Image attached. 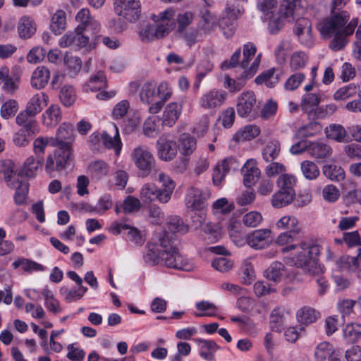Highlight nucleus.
I'll return each mask as SVG.
<instances>
[{"mask_svg": "<svg viewBox=\"0 0 361 361\" xmlns=\"http://www.w3.org/2000/svg\"><path fill=\"white\" fill-rule=\"evenodd\" d=\"M349 0H332L331 16L324 18L319 24V30L324 38L333 39L329 43V48L334 51H340L346 46V37L353 33L357 25V18L350 19L349 13L340 8L345 6Z\"/></svg>", "mask_w": 361, "mask_h": 361, "instance_id": "f257e3e1", "label": "nucleus"}, {"mask_svg": "<svg viewBox=\"0 0 361 361\" xmlns=\"http://www.w3.org/2000/svg\"><path fill=\"white\" fill-rule=\"evenodd\" d=\"M74 133L73 125L68 123H62L58 128L56 135L57 148L47 157L45 164V170L48 173L54 171H61L73 164Z\"/></svg>", "mask_w": 361, "mask_h": 361, "instance_id": "f03ea898", "label": "nucleus"}, {"mask_svg": "<svg viewBox=\"0 0 361 361\" xmlns=\"http://www.w3.org/2000/svg\"><path fill=\"white\" fill-rule=\"evenodd\" d=\"M321 252V245L313 240H305L295 245V266L312 276L323 273L324 269L319 262Z\"/></svg>", "mask_w": 361, "mask_h": 361, "instance_id": "7ed1b4c3", "label": "nucleus"}, {"mask_svg": "<svg viewBox=\"0 0 361 361\" xmlns=\"http://www.w3.org/2000/svg\"><path fill=\"white\" fill-rule=\"evenodd\" d=\"M175 11L167 8L157 16L153 15L152 19L154 24L147 25L140 31V37L142 42H149L166 37L175 27Z\"/></svg>", "mask_w": 361, "mask_h": 361, "instance_id": "20e7f679", "label": "nucleus"}, {"mask_svg": "<svg viewBox=\"0 0 361 361\" xmlns=\"http://www.w3.org/2000/svg\"><path fill=\"white\" fill-rule=\"evenodd\" d=\"M159 242L162 248L161 259L165 266L184 271L190 270L187 259L179 253L178 248L169 233H165L159 238Z\"/></svg>", "mask_w": 361, "mask_h": 361, "instance_id": "39448f33", "label": "nucleus"}, {"mask_svg": "<svg viewBox=\"0 0 361 361\" xmlns=\"http://www.w3.org/2000/svg\"><path fill=\"white\" fill-rule=\"evenodd\" d=\"M130 157L142 177L148 176L155 169L156 159L147 146L138 145L135 147Z\"/></svg>", "mask_w": 361, "mask_h": 361, "instance_id": "423d86ee", "label": "nucleus"}, {"mask_svg": "<svg viewBox=\"0 0 361 361\" xmlns=\"http://www.w3.org/2000/svg\"><path fill=\"white\" fill-rule=\"evenodd\" d=\"M293 176L288 174H282L279 177L277 184L281 190L272 197L273 207L281 208L293 201Z\"/></svg>", "mask_w": 361, "mask_h": 361, "instance_id": "0eeeda50", "label": "nucleus"}, {"mask_svg": "<svg viewBox=\"0 0 361 361\" xmlns=\"http://www.w3.org/2000/svg\"><path fill=\"white\" fill-rule=\"evenodd\" d=\"M260 54L254 60L248 69L241 70L236 80L225 75L224 87L232 93L239 92L245 86V80L251 78L256 73L260 63Z\"/></svg>", "mask_w": 361, "mask_h": 361, "instance_id": "6e6552de", "label": "nucleus"}, {"mask_svg": "<svg viewBox=\"0 0 361 361\" xmlns=\"http://www.w3.org/2000/svg\"><path fill=\"white\" fill-rule=\"evenodd\" d=\"M114 11L120 16L133 23L138 20L141 13L139 0H114Z\"/></svg>", "mask_w": 361, "mask_h": 361, "instance_id": "1a4fd4ad", "label": "nucleus"}, {"mask_svg": "<svg viewBox=\"0 0 361 361\" xmlns=\"http://www.w3.org/2000/svg\"><path fill=\"white\" fill-rule=\"evenodd\" d=\"M84 32L82 27H76L73 31L68 32L60 38L59 45L75 50L85 47L89 43V37Z\"/></svg>", "mask_w": 361, "mask_h": 361, "instance_id": "9d476101", "label": "nucleus"}, {"mask_svg": "<svg viewBox=\"0 0 361 361\" xmlns=\"http://www.w3.org/2000/svg\"><path fill=\"white\" fill-rule=\"evenodd\" d=\"M256 97L253 92L247 91L240 94L238 98L236 110L239 116L255 118L257 114Z\"/></svg>", "mask_w": 361, "mask_h": 361, "instance_id": "9b49d317", "label": "nucleus"}, {"mask_svg": "<svg viewBox=\"0 0 361 361\" xmlns=\"http://www.w3.org/2000/svg\"><path fill=\"white\" fill-rule=\"evenodd\" d=\"M296 317L300 325L295 326V341L305 335V326L315 322L319 317V313L312 307L305 306L298 310Z\"/></svg>", "mask_w": 361, "mask_h": 361, "instance_id": "f8f14e48", "label": "nucleus"}, {"mask_svg": "<svg viewBox=\"0 0 361 361\" xmlns=\"http://www.w3.org/2000/svg\"><path fill=\"white\" fill-rule=\"evenodd\" d=\"M227 92L221 89H212L202 94L199 99L200 106L204 109H215L224 104Z\"/></svg>", "mask_w": 361, "mask_h": 361, "instance_id": "ddd939ff", "label": "nucleus"}, {"mask_svg": "<svg viewBox=\"0 0 361 361\" xmlns=\"http://www.w3.org/2000/svg\"><path fill=\"white\" fill-rule=\"evenodd\" d=\"M226 16H223L219 21V26L223 30L226 38L231 37L235 31V20L238 14L241 13V8H237L234 4H227L225 8Z\"/></svg>", "mask_w": 361, "mask_h": 361, "instance_id": "4468645a", "label": "nucleus"}, {"mask_svg": "<svg viewBox=\"0 0 361 361\" xmlns=\"http://www.w3.org/2000/svg\"><path fill=\"white\" fill-rule=\"evenodd\" d=\"M101 141L106 148L112 149L115 150L116 154H119L122 148V142L118 128L115 123H111L107 126L101 135Z\"/></svg>", "mask_w": 361, "mask_h": 361, "instance_id": "2eb2a0df", "label": "nucleus"}, {"mask_svg": "<svg viewBox=\"0 0 361 361\" xmlns=\"http://www.w3.org/2000/svg\"><path fill=\"white\" fill-rule=\"evenodd\" d=\"M295 35L300 44L306 47L313 44L312 23L307 18H298L295 22Z\"/></svg>", "mask_w": 361, "mask_h": 361, "instance_id": "dca6fc26", "label": "nucleus"}, {"mask_svg": "<svg viewBox=\"0 0 361 361\" xmlns=\"http://www.w3.org/2000/svg\"><path fill=\"white\" fill-rule=\"evenodd\" d=\"M122 230H128L127 238L129 241L137 245L144 243L145 238L141 232L135 227L130 226L125 223L114 222L110 228L112 233L118 235Z\"/></svg>", "mask_w": 361, "mask_h": 361, "instance_id": "f3484780", "label": "nucleus"}, {"mask_svg": "<svg viewBox=\"0 0 361 361\" xmlns=\"http://www.w3.org/2000/svg\"><path fill=\"white\" fill-rule=\"evenodd\" d=\"M157 152L161 160L171 161L177 154L178 145L175 141L162 136L157 140Z\"/></svg>", "mask_w": 361, "mask_h": 361, "instance_id": "a211bd4d", "label": "nucleus"}, {"mask_svg": "<svg viewBox=\"0 0 361 361\" xmlns=\"http://www.w3.org/2000/svg\"><path fill=\"white\" fill-rule=\"evenodd\" d=\"M16 122L21 127L20 131L27 133L28 137H32L38 132V125L35 116L31 115L24 110L17 115Z\"/></svg>", "mask_w": 361, "mask_h": 361, "instance_id": "6ab92c4d", "label": "nucleus"}, {"mask_svg": "<svg viewBox=\"0 0 361 361\" xmlns=\"http://www.w3.org/2000/svg\"><path fill=\"white\" fill-rule=\"evenodd\" d=\"M271 231L269 229H258L247 237V244L255 249H263L267 247L271 241Z\"/></svg>", "mask_w": 361, "mask_h": 361, "instance_id": "aec40b11", "label": "nucleus"}, {"mask_svg": "<svg viewBox=\"0 0 361 361\" xmlns=\"http://www.w3.org/2000/svg\"><path fill=\"white\" fill-rule=\"evenodd\" d=\"M243 175V183L245 187L251 188L258 180L260 176V170L257 168L256 161L249 159L243 165L241 169Z\"/></svg>", "mask_w": 361, "mask_h": 361, "instance_id": "412c9836", "label": "nucleus"}, {"mask_svg": "<svg viewBox=\"0 0 361 361\" xmlns=\"http://www.w3.org/2000/svg\"><path fill=\"white\" fill-rule=\"evenodd\" d=\"M36 30L37 26L33 18L27 16L20 18L17 24V32L20 39H27L31 38Z\"/></svg>", "mask_w": 361, "mask_h": 361, "instance_id": "4be33fe9", "label": "nucleus"}, {"mask_svg": "<svg viewBox=\"0 0 361 361\" xmlns=\"http://www.w3.org/2000/svg\"><path fill=\"white\" fill-rule=\"evenodd\" d=\"M20 176V173L14 171V163L11 160H6L0 164V178L4 180L8 187H16V182Z\"/></svg>", "mask_w": 361, "mask_h": 361, "instance_id": "5701e85b", "label": "nucleus"}, {"mask_svg": "<svg viewBox=\"0 0 361 361\" xmlns=\"http://www.w3.org/2000/svg\"><path fill=\"white\" fill-rule=\"evenodd\" d=\"M50 79V71L44 66H38L33 71L31 77V85L36 89H42Z\"/></svg>", "mask_w": 361, "mask_h": 361, "instance_id": "b1692460", "label": "nucleus"}, {"mask_svg": "<svg viewBox=\"0 0 361 361\" xmlns=\"http://www.w3.org/2000/svg\"><path fill=\"white\" fill-rule=\"evenodd\" d=\"M47 101L48 96L46 94L43 92L37 93L30 99L24 111L31 115L36 116L42 111L44 106H47Z\"/></svg>", "mask_w": 361, "mask_h": 361, "instance_id": "393cba45", "label": "nucleus"}, {"mask_svg": "<svg viewBox=\"0 0 361 361\" xmlns=\"http://www.w3.org/2000/svg\"><path fill=\"white\" fill-rule=\"evenodd\" d=\"M235 161L233 157L225 159L221 163H218L214 169L212 180L214 185H219L224 180L230 171L231 165Z\"/></svg>", "mask_w": 361, "mask_h": 361, "instance_id": "a878e982", "label": "nucleus"}, {"mask_svg": "<svg viewBox=\"0 0 361 361\" xmlns=\"http://www.w3.org/2000/svg\"><path fill=\"white\" fill-rule=\"evenodd\" d=\"M181 109L182 106L178 102H171L169 104L166 106L163 114V126L171 127L173 124H175L181 112Z\"/></svg>", "mask_w": 361, "mask_h": 361, "instance_id": "bb28decb", "label": "nucleus"}, {"mask_svg": "<svg viewBox=\"0 0 361 361\" xmlns=\"http://www.w3.org/2000/svg\"><path fill=\"white\" fill-rule=\"evenodd\" d=\"M43 157H37L30 156L26 159L24 162L23 167L20 172V176H25L26 177H34L37 171L41 169L43 165Z\"/></svg>", "mask_w": 361, "mask_h": 361, "instance_id": "cd10ccee", "label": "nucleus"}, {"mask_svg": "<svg viewBox=\"0 0 361 361\" xmlns=\"http://www.w3.org/2000/svg\"><path fill=\"white\" fill-rule=\"evenodd\" d=\"M324 133L327 138L334 140L338 142L349 141L347 130L341 124H330L325 128Z\"/></svg>", "mask_w": 361, "mask_h": 361, "instance_id": "c85d7f7f", "label": "nucleus"}, {"mask_svg": "<svg viewBox=\"0 0 361 361\" xmlns=\"http://www.w3.org/2000/svg\"><path fill=\"white\" fill-rule=\"evenodd\" d=\"M162 192L159 188L153 184H145L140 190V197L144 202H151L158 200L161 203H164L161 197Z\"/></svg>", "mask_w": 361, "mask_h": 361, "instance_id": "c756f323", "label": "nucleus"}, {"mask_svg": "<svg viewBox=\"0 0 361 361\" xmlns=\"http://www.w3.org/2000/svg\"><path fill=\"white\" fill-rule=\"evenodd\" d=\"M106 87V76L103 71H99L89 79L87 82L83 85L82 90L85 92H89L99 91Z\"/></svg>", "mask_w": 361, "mask_h": 361, "instance_id": "7c9ffc66", "label": "nucleus"}, {"mask_svg": "<svg viewBox=\"0 0 361 361\" xmlns=\"http://www.w3.org/2000/svg\"><path fill=\"white\" fill-rule=\"evenodd\" d=\"M308 154L317 159H322L329 157L331 152V147L322 142H315L310 143L307 148Z\"/></svg>", "mask_w": 361, "mask_h": 361, "instance_id": "2f4dec72", "label": "nucleus"}, {"mask_svg": "<svg viewBox=\"0 0 361 361\" xmlns=\"http://www.w3.org/2000/svg\"><path fill=\"white\" fill-rule=\"evenodd\" d=\"M337 351L334 345L329 341H322L317 345L314 351L316 361H326Z\"/></svg>", "mask_w": 361, "mask_h": 361, "instance_id": "473e14b6", "label": "nucleus"}, {"mask_svg": "<svg viewBox=\"0 0 361 361\" xmlns=\"http://www.w3.org/2000/svg\"><path fill=\"white\" fill-rule=\"evenodd\" d=\"M286 273L285 265L280 262L275 261L264 271V276L269 281L278 283Z\"/></svg>", "mask_w": 361, "mask_h": 361, "instance_id": "72a5a7b5", "label": "nucleus"}, {"mask_svg": "<svg viewBox=\"0 0 361 361\" xmlns=\"http://www.w3.org/2000/svg\"><path fill=\"white\" fill-rule=\"evenodd\" d=\"M158 180L163 187V188H159L162 192L161 200L164 202H168L175 188V183L168 175L164 173H159Z\"/></svg>", "mask_w": 361, "mask_h": 361, "instance_id": "f704fd0d", "label": "nucleus"}, {"mask_svg": "<svg viewBox=\"0 0 361 361\" xmlns=\"http://www.w3.org/2000/svg\"><path fill=\"white\" fill-rule=\"evenodd\" d=\"M200 355L208 361L214 360V353L219 348L214 341L200 339Z\"/></svg>", "mask_w": 361, "mask_h": 361, "instance_id": "c9c22d12", "label": "nucleus"}, {"mask_svg": "<svg viewBox=\"0 0 361 361\" xmlns=\"http://www.w3.org/2000/svg\"><path fill=\"white\" fill-rule=\"evenodd\" d=\"M204 200L200 189L191 188L186 198V204L192 209H200L204 207Z\"/></svg>", "mask_w": 361, "mask_h": 361, "instance_id": "e433bc0d", "label": "nucleus"}, {"mask_svg": "<svg viewBox=\"0 0 361 361\" xmlns=\"http://www.w3.org/2000/svg\"><path fill=\"white\" fill-rule=\"evenodd\" d=\"M336 266L341 271L355 272L359 270L357 256L343 255L336 260Z\"/></svg>", "mask_w": 361, "mask_h": 361, "instance_id": "4c0bfd02", "label": "nucleus"}, {"mask_svg": "<svg viewBox=\"0 0 361 361\" xmlns=\"http://www.w3.org/2000/svg\"><path fill=\"white\" fill-rule=\"evenodd\" d=\"M358 84L349 83L338 89L334 94V99L336 101H343L354 97L360 91Z\"/></svg>", "mask_w": 361, "mask_h": 361, "instance_id": "58836bf2", "label": "nucleus"}, {"mask_svg": "<svg viewBox=\"0 0 361 361\" xmlns=\"http://www.w3.org/2000/svg\"><path fill=\"white\" fill-rule=\"evenodd\" d=\"M260 130L255 125H247L240 129L233 136V139L238 142H244L255 138L259 135Z\"/></svg>", "mask_w": 361, "mask_h": 361, "instance_id": "ea45409f", "label": "nucleus"}, {"mask_svg": "<svg viewBox=\"0 0 361 361\" xmlns=\"http://www.w3.org/2000/svg\"><path fill=\"white\" fill-rule=\"evenodd\" d=\"M216 23V17L209 11H206L202 13L198 23V27L199 29L203 30L205 34H209L214 30Z\"/></svg>", "mask_w": 361, "mask_h": 361, "instance_id": "a19ab883", "label": "nucleus"}, {"mask_svg": "<svg viewBox=\"0 0 361 361\" xmlns=\"http://www.w3.org/2000/svg\"><path fill=\"white\" fill-rule=\"evenodd\" d=\"M43 118L44 123L47 126L58 124L62 118L60 107L56 104L51 105L44 113Z\"/></svg>", "mask_w": 361, "mask_h": 361, "instance_id": "79ce46f5", "label": "nucleus"}, {"mask_svg": "<svg viewBox=\"0 0 361 361\" xmlns=\"http://www.w3.org/2000/svg\"><path fill=\"white\" fill-rule=\"evenodd\" d=\"M88 173L94 178L100 179L106 176L109 171V165L102 160L91 162L88 166Z\"/></svg>", "mask_w": 361, "mask_h": 361, "instance_id": "37998d69", "label": "nucleus"}, {"mask_svg": "<svg viewBox=\"0 0 361 361\" xmlns=\"http://www.w3.org/2000/svg\"><path fill=\"white\" fill-rule=\"evenodd\" d=\"M66 16L63 10H57L53 15L50 27L51 31L57 35L60 34L66 28Z\"/></svg>", "mask_w": 361, "mask_h": 361, "instance_id": "c03bdc74", "label": "nucleus"}, {"mask_svg": "<svg viewBox=\"0 0 361 361\" xmlns=\"http://www.w3.org/2000/svg\"><path fill=\"white\" fill-rule=\"evenodd\" d=\"M276 244L283 247L281 252L286 253L293 250V230L281 233L276 240Z\"/></svg>", "mask_w": 361, "mask_h": 361, "instance_id": "a18cd8bd", "label": "nucleus"}, {"mask_svg": "<svg viewBox=\"0 0 361 361\" xmlns=\"http://www.w3.org/2000/svg\"><path fill=\"white\" fill-rule=\"evenodd\" d=\"M167 228L173 233H179L185 234L188 231V226L178 216H171L166 219Z\"/></svg>", "mask_w": 361, "mask_h": 361, "instance_id": "49530a36", "label": "nucleus"}, {"mask_svg": "<svg viewBox=\"0 0 361 361\" xmlns=\"http://www.w3.org/2000/svg\"><path fill=\"white\" fill-rule=\"evenodd\" d=\"M344 338L349 343L357 342L361 338V324L351 323L345 326L343 331Z\"/></svg>", "mask_w": 361, "mask_h": 361, "instance_id": "de8ad7c7", "label": "nucleus"}, {"mask_svg": "<svg viewBox=\"0 0 361 361\" xmlns=\"http://www.w3.org/2000/svg\"><path fill=\"white\" fill-rule=\"evenodd\" d=\"M161 251L156 245H147V250L144 254L145 262L152 266L162 262L161 259Z\"/></svg>", "mask_w": 361, "mask_h": 361, "instance_id": "09e8293b", "label": "nucleus"}, {"mask_svg": "<svg viewBox=\"0 0 361 361\" xmlns=\"http://www.w3.org/2000/svg\"><path fill=\"white\" fill-rule=\"evenodd\" d=\"M323 173L333 181L339 182L345 178L344 170L341 166L334 164L324 166Z\"/></svg>", "mask_w": 361, "mask_h": 361, "instance_id": "8fccbe9b", "label": "nucleus"}, {"mask_svg": "<svg viewBox=\"0 0 361 361\" xmlns=\"http://www.w3.org/2000/svg\"><path fill=\"white\" fill-rule=\"evenodd\" d=\"M59 99L62 104L66 107H70L73 105L76 99L74 88L71 85L63 86L59 92Z\"/></svg>", "mask_w": 361, "mask_h": 361, "instance_id": "3c124183", "label": "nucleus"}, {"mask_svg": "<svg viewBox=\"0 0 361 361\" xmlns=\"http://www.w3.org/2000/svg\"><path fill=\"white\" fill-rule=\"evenodd\" d=\"M140 97L143 103L149 104L156 97V85L150 82H145L140 92Z\"/></svg>", "mask_w": 361, "mask_h": 361, "instance_id": "603ef678", "label": "nucleus"}, {"mask_svg": "<svg viewBox=\"0 0 361 361\" xmlns=\"http://www.w3.org/2000/svg\"><path fill=\"white\" fill-rule=\"evenodd\" d=\"M194 14L191 11H185L179 13L176 18L175 23H177L176 32H183L192 23Z\"/></svg>", "mask_w": 361, "mask_h": 361, "instance_id": "864d4df0", "label": "nucleus"}, {"mask_svg": "<svg viewBox=\"0 0 361 361\" xmlns=\"http://www.w3.org/2000/svg\"><path fill=\"white\" fill-rule=\"evenodd\" d=\"M15 188L16 190L14 195V201L17 204H23L25 202L28 192V183L25 180L18 179Z\"/></svg>", "mask_w": 361, "mask_h": 361, "instance_id": "5fc2aeb1", "label": "nucleus"}, {"mask_svg": "<svg viewBox=\"0 0 361 361\" xmlns=\"http://www.w3.org/2000/svg\"><path fill=\"white\" fill-rule=\"evenodd\" d=\"M322 126L317 121H312L300 128L298 130V135L300 137H311L321 133Z\"/></svg>", "mask_w": 361, "mask_h": 361, "instance_id": "6e6d98bb", "label": "nucleus"}, {"mask_svg": "<svg viewBox=\"0 0 361 361\" xmlns=\"http://www.w3.org/2000/svg\"><path fill=\"white\" fill-rule=\"evenodd\" d=\"M180 146L183 155H190L196 149V140L189 135L183 134L180 137Z\"/></svg>", "mask_w": 361, "mask_h": 361, "instance_id": "4d7b16f0", "label": "nucleus"}, {"mask_svg": "<svg viewBox=\"0 0 361 361\" xmlns=\"http://www.w3.org/2000/svg\"><path fill=\"white\" fill-rule=\"evenodd\" d=\"M321 102L319 97L317 94L306 93L303 95L301 101L302 109L305 112H311L312 109L319 106Z\"/></svg>", "mask_w": 361, "mask_h": 361, "instance_id": "13d9d810", "label": "nucleus"}, {"mask_svg": "<svg viewBox=\"0 0 361 361\" xmlns=\"http://www.w3.org/2000/svg\"><path fill=\"white\" fill-rule=\"evenodd\" d=\"M280 145L277 142H270L266 145L262 150V157L265 161L274 160L279 154Z\"/></svg>", "mask_w": 361, "mask_h": 361, "instance_id": "bf43d9fd", "label": "nucleus"}, {"mask_svg": "<svg viewBox=\"0 0 361 361\" xmlns=\"http://www.w3.org/2000/svg\"><path fill=\"white\" fill-rule=\"evenodd\" d=\"M178 34L189 47H192L202 40L201 33L197 29L185 30L183 32H178Z\"/></svg>", "mask_w": 361, "mask_h": 361, "instance_id": "052dcab7", "label": "nucleus"}, {"mask_svg": "<svg viewBox=\"0 0 361 361\" xmlns=\"http://www.w3.org/2000/svg\"><path fill=\"white\" fill-rule=\"evenodd\" d=\"M18 110V104L14 99L5 102L1 106V116L4 119L13 117Z\"/></svg>", "mask_w": 361, "mask_h": 361, "instance_id": "680f3d73", "label": "nucleus"}, {"mask_svg": "<svg viewBox=\"0 0 361 361\" xmlns=\"http://www.w3.org/2000/svg\"><path fill=\"white\" fill-rule=\"evenodd\" d=\"M301 171L304 176L310 180L315 179L319 175V170L317 165L308 160L302 162Z\"/></svg>", "mask_w": 361, "mask_h": 361, "instance_id": "e2e57ef3", "label": "nucleus"}, {"mask_svg": "<svg viewBox=\"0 0 361 361\" xmlns=\"http://www.w3.org/2000/svg\"><path fill=\"white\" fill-rule=\"evenodd\" d=\"M257 49L255 46L251 43L248 42L243 46V59L240 61V69L243 70L244 69H248L249 68H247L248 63L251 60L252 57L255 56L256 53Z\"/></svg>", "mask_w": 361, "mask_h": 361, "instance_id": "0e129e2a", "label": "nucleus"}, {"mask_svg": "<svg viewBox=\"0 0 361 361\" xmlns=\"http://www.w3.org/2000/svg\"><path fill=\"white\" fill-rule=\"evenodd\" d=\"M277 0H258L257 7L264 16L265 20L272 16V10L276 6Z\"/></svg>", "mask_w": 361, "mask_h": 361, "instance_id": "69168bd1", "label": "nucleus"}, {"mask_svg": "<svg viewBox=\"0 0 361 361\" xmlns=\"http://www.w3.org/2000/svg\"><path fill=\"white\" fill-rule=\"evenodd\" d=\"M121 207L123 213L130 214L137 212L141 207V204L139 199L133 196H128Z\"/></svg>", "mask_w": 361, "mask_h": 361, "instance_id": "338daca9", "label": "nucleus"}, {"mask_svg": "<svg viewBox=\"0 0 361 361\" xmlns=\"http://www.w3.org/2000/svg\"><path fill=\"white\" fill-rule=\"evenodd\" d=\"M279 13L281 18L291 22L293 20V0H281Z\"/></svg>", "mask_w": 361, "mask_h": 361, "instance_id": "774afa93", "label": "nucleus"}]
</instances>
